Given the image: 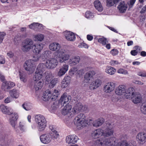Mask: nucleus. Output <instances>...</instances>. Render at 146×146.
Wrapping results in <instances>:
<instances>
[{"label": "nucleus", "mask_w": 146, "mask_h": 146, "mask_svg": "<svg viewBox=\"0 0 146 146\" xmlns=\"http://www.w3.org/2000/svg\"><path fill=\"white\" fill-rule=\"evenodd\" d=\"M49 49L56 52L54 53V57H56L60 63L65 62L70 58V54L66 53V51L61 48L60 44L56 42L50 43L49 45Z\"/></svg>", "instance_id": "1"}, {"label": "nucleus", "mask_w": 146, "mask_h": 146, "mask_svg": "<svg viewBox=\"0 0 146 146\" xmlns=\"http://www.w3.org/2000/svg\"><path fill=\"white\" fill-rule=\"evenodd\" d=\"M86 106L83 105L81 103L76 104L72 109L71 105L67 104L62 108V113L64 115H68L72 117L79 112L86 111Z\"/></svg>", "instance_id": "2"}, {"label": "nucleus", "mask_w": 146, "mask_h": 146, "mask_svg": "<svg viewBox=\"0 0 146 146\" xmlns=\"http://www.w3.org/2000/svg\"><path fill=\"white\" fill-rule=\"evenodd\" d=\"M134 89L132 87L129 88L126 95V98L131 99L134 104H137L141 102L142 97L138 93L134 92Z\"/></svg>", "instance_id": "3"}, {"label": "nucleus", "mask_w": 146, "mask_h": 146, "mask_svg": "<svg viewBox=\"0 0 146 146\" xmlns=\"http://www.w3.org/2000/svg\"><path fill=\"white\" fill-rule=\"evenodd\" d=\"M113 133V130L112 128H106L105 132H104L101 128H98L92 133V136L94 139H96L100 137V135H102V137L109 136L112 135Z\"/></svg>", "instance_id": "4"}, {"label": "nucleus", "mask_w": 146, "mask_h": 146, "mask_svg": "<svg viewBox=\"0 0 146 146\" xmlns=\"http://www.w3.org/2000/svg\"><path fill=\"white\" fill-rule=\"evenodd\" d=\"M74 121V124L77 126L86 127L89 125L88 121L86 120L85 115L83 113H80L76 116Z\"/></svg>", "instance_id": "5"}, {"label": "nucleus", "mask_w": 146, "mask_h": 146, "mask_svg": "<svg viewBox=\"0 0 146 146\" xmlns=\"http://www.w3.org/2000/svg\"><path fill=\"white\" fill-rule=\"evenodd\" d=\"M34 42L30 38H27L23 41L21 45V48L23 51L26 52L32 49Z\"/></svg>", "instance_id": "6"}, {"label": "nucleus", "mask_w": 146, "mask_h": 146, "mask_svg": "<svg viewBox=\"0 0 146 146\" xmlns=\"http://www.w3.org/2000/svg\"><path fill=\"white\" fill-rule=\"evenodd\" d=\"M35 121L38 126L41 128H45L46 127L47 121L45 117L40 114L36 115L35 117Z\"/></svg>", "instance_id": "7"}, {"label": "nucleus", "mask_w": 146, "mask_h": 146, "mask_svg": "<svg viewBox=\"0 0 146 146\" xmlns=\"http://www.w3.org/2000/svg\"><path fill=\"white\" fill-rule=\"evenodd\" d=\"M23 66L25 69L27 71L29 74H32L34 72L36 67L33 62V60L31 59L26 61L24 64Z\"/></svg>", "instance_id": "8"}, {"label": "nucleus", "mask_w": 146, "mask_h": 146, "mask_svg": "<svg viewBox=\"0 0 146 146\" xmlns=\"http://www.w3.org/2000/svg\"><path fill=\"white\" fill-rule=\"evenodd\" d=\"M96 143L101 145L105 144L106 146H112L115 145L116 142L113 138L106 139L105 137H102L96 140Z\"/></svg>", "instance_id": "9"}, {"label": "nucleus", "mask_w": 146, "mask_h": 146, "mask_svg": "<svg viewBox=\"0 0 146 146\" xmlns=\"http://www.w3.org/2000/svg\"><path fill=\"white\" fill-rule=\"evenodd\" d=\"M129 88L126 90V86L124 85H121L119 86L115 89V93L118 96H124L126 98V95L127 92L128 91Z\"/></svg>", "instance_id": "10"}, {"label": "nucleus", "mask_w": 146, "mask_h": 146, "mask_svg": "<svg viewBox=\"0 0 146 146\" xmlns=\"http://www.w3.org/2000/svg\"><path fill=\"white\" fill-rule=\"evenodd\" d=\"M58 60L56 58H51L47 60L45 63V66L48 68L52 69L56 68L58 64Z\"/></svg>", "instance_id": "11"}, {"label": "nucleus", "mask_w": 146, "mask_h": 146, "mask_svg": "<svg viewBox=\"0 0 146 146\" xmlns=\"http://www.w3.org/2000/svg\"><path fill=\"white\" fill-rule=\"evenodd\" d=\"M116 84L113 82H109L106 83L104 86L103 90L106 93H110L115 89Z\"/></svg>", "instance_id": "12"}, {"label": "nucleus", "mask_w": 146, "mask_h": 146, "mask_svg": "<svg viewBox=\"0 0 146 146\" xmlns=\"http://www.w3.org/2000/svg\"><path fill=\"white\" fill-rule=\"evenodd\" d=\"M44 45L41 42H37L33 44L32 51L35 54H39L43 49Z\"/></svg>", "instance_id": "13"}, {"label": "nucleus", "mask_w": 146, "mask_h": 146, "mask_svg": "<svg viewBox=\"0 0 146 146\" xmlns=\"http://www.w3.org/2000/svg\"><path fill=\"white\" fill-rule=\"evenodd\" d=\"M102 83V81L100 79H96L90 83L89 88L91 90H94L100 86Z\"/></svg>", "instance_id": "14"}, {"label": "nucleus", "mask_w": 146, "mask_h": 146, "mask_svg": "<svg viewBox=\"0 0 146 146\" xmlns=\"http://www.w3.org/2000/svg\"><path fill=\"white\" fill-rule=\"evenodd\" d=\"M15 86V84L12 82L4 81L2 85L1 88L2 89L5 91H7L8 90L10 89Z\"/></svg>", "instance_id": "15"}, {"label": "nucleus", "mask_w": 146, "mask_h": 146, "mask_svg": "<svg viewBox=\"0 0 146 146\" xmlns=\"http://www.w3.org/2000/svg\"><path fill=\"white\" fill-rule=\"evenodd\" d=\"M63 35L68 40L73 41L75 40V35L71 32L65 31L63 33Z\"/></svg>", "instance_id": "16"}, {"label": "nucleus", "mask_w": 146, "mask_h": 146, "mask_svg": "<svg viewBox=\"0 0 146 146\" xmlns=\"http://www.w3.org/2000/svg\"><path fill=\"white\" fill-rule=\"evenodd\" d=\"M43 73L42 71H36L33 77V79L35 81H39L40 80H43Z\"/></svg>", "instance_id": "17"}, {"label": "nucleus", "mask_w": 146, "mask_h": 146, "mask_svg": "<svg viewBox=\"0 0 146 146\" xmlns=\"http://www.w3.org/2000/svg\"><path fill=\"white\" fill-rule=\"evenodd\" d=\"M68 68L69 65L68 64H63L58 72V75L59 76H63L68 71Z\"/></svg>", "instance_id": "18"}, {"label": "nucleus", "mask_w": 146, "mask_h": 146, "mask_svg": "<svg viewBox=\"0 0 146 146\" xmlns=\"http://www.w3.org/2000/svg\"><path fill=\"white\" fill-rule=\"evenodd\" d=\"M80 57L78 56H74L73 57L69 59L68 60V63L70 66H74L78 63L80 61Z\"/></svg>", "instance_id": "19"}, {"label": "nucleus", "mask_w": 146, "mask_h": 146, "mask_svg": "<svg viewBox=\"0 0 146 146\" xmlns=\"http://www.w3.org/2000/svg\"><path fill=\"white\" fill-rule=\"evenodd\" d=\"M43 84V80H40L39 81H35L33 84V88L36 91H38L41 89Z\"/></svg>", "instance_id": "20"}, {"label": "nucleus", "mask_w": 146, "mask_h": 146, "mask_svg": "<svg viewBox=\"0 0 146 146\" xmlns=\"http://www.w3.org/2000/svg\"><path fill=\"white\" fill-rule=\"evenodd\" d=\"M0 111L3 113L6 114L10 115L12 113V111H11V108L3 104L0 105Z\"/></svg>", "instance_id": "21"}, {"label": "nucleus", "mask_w": 146, "mask_h": 146, "mask_svg": "<svg viewBox=\"0 0 146 146\" xmlns=\"http://www.w3.org/2000/svg\"><path fill=\"white\" fill-rule=\"evenodd\" d=\"M78 138L75 135H69L66 139V142L69 144H74L76 143Z\"/></svg>", "instance_id": "22"}, {"label": "nucleus", "mask_w": 146, "mask_h": 146, "mask_svg": "<svg viewBox=\"0 0 146 146\" xmlns=\"http://www.w3.org/2000/svg\"><path fill=\"white\" fill-rule=\"evenodd\" d=\"M9 94L10 96L13 98L17 99L20 95L19 91L16 89H13L9 91Z\"/></svg>", "instance_id": "23"}, {"label": "nucleus", "mask_w": 146, "mask_h": 146, "mask_svg": "<svg viewBox=\"0 0 146 146\" xmlns=\"http://www.w3.org/2000/svg\"><path fill=\"white\" fill-rule=\"evenodd\" d=\"M71 100L70 96L67 95L66 93H64L61 96L59 102L63 104H65L68 103Z\"/></svg>", "instance_id": "24"}, {"label": "nucleus", "mask_w": 146, "mask_h": 146, "mask_svg": "<svg viewBox=\"0 0 146 146\" xmlns=\"http://www.w3.org/2000/svg\"><path fill=\"white\" fill-rule=\"evenodd\" d=\"M137 138L141 143H143L146 141V133L144 132L139 133L137 136Z\"/></svg>", "instance_id": "25"}, {"label": "nucleus", "mask_w": 146, "mask_h": 146, "mask_svg": "<svg viewBox=\"0 0 146 146\" xmlns=\"http://www.w3.org/2000/svg\"><path fill=\"white\" fill-rule=\"evenodd\" d=\"M119 11L121 13H123L125 12L127 8V4L124 2H122L118 5L117 7Z\"/></svg>", "instance_id": "26"}, {"label": "nucleus", "mask_w": 146, "mask_h": 146, "mask_svg": "<svg viewBox=\"0 0 146 146\" xmlns=\"http://www.w3.org/2000/svg\"><path fill=\"white\" fill-rule=\"evenodd\" d=\"M51 91L47 90L43 93L42 97V100L44 101H47L50 98H51Z\"/></svg>", "instance_id": "27"}, {"label": "nucleus", "mask_w": 146, "mask_h": 146, "mask_svg": "<svg viewBox=\"0 0 146 146\" xmlns=\"http://www.w3.org/2000/svg\"><path fill=\"white\" fill-rule=\"evenodd\" d=\"M104 119L102 117H100L98 119L95 120L93 122V127H98L101 125L104 122Z\"/></svg>", "instance_id": "28"}, {"label": "nucleus", "mask_w": 146, "mask_h": 146, "mask_svg": "<svg viewBox=\"0 0 146 146\" xmlns=\"http://www.w3.org/2000/svg\"><path fill=\"white\" fill-rule=\"evenodd\" d=\"M116 72V69L114 68L111 66H107L106 69V72L110 75H112L115 74Z\"/></svg>", "instance_id": "29"}, {"label": "nucleus", "mask_w": 146, "mask_h": 146, "mask_svg": "<svg viewBox=\"0 0 146 146\" xmlns=\"http://www.w3.org/2000/svg\"><path fill=\"white\" fill-rule=\"evenodd\" d=\"M41 141L44 143H49L50 141V138L48 135L46 134L42 135L40 137Z\"/></svg>", "instance_id": "30"}, {"label": "nucleus", "mask_w": 146, "mask_h": 146, "mask_svg": "<svg viewBox=\"0 0 146 146\" xmlns=\"http://www.w3.org/2000/svg\"><path fill=\"white\" fill-rule=\"evenodd\" d=\"M94 4L95 8L98 11L101 12L103 11V8L99 1L97 0L95 1Z\"/></svg>", "instance_id": "31"}, {"label": "nucleus", "mask_w": 146, "mask_h": 146, "mask_svg": "<svg viewBox=\"0 0 146 146\" xmlns=\"http://www.w3.org/2000/svg\"><path fill=\"white\" fill-rule=\"evenodd\" d=\"M95 74V72L94 71H90L87 72L85 75V80H86L89 82Z\"/></svg>", "instance_id": "32"}, {"label": "nucleus", "mask_w": 146, "mask_h": 146, "mask_svg": "<svg viewBox=\"0 0 146 146\" xmlns=\"http://www.w3.org/2000/svg\"><path fill=\"white\" fill-rule=\"evenodd\" d=\"M44 38V35L41 34H38L34 36L33 39L35 41L41 42Z\"/></svg>", "instance_id": "33"}, {"label": "nucleus", "mask_w": 146, "mask_h": 146, "mask_svg": "<svg viewBox=\"0 0 146 146\" xmlns=\"http://www.w3.org/2000/svg\"><path fill=\"white\" fill-rule=\"evenodd\" d=\"M51 52L49 50H46L44 51L41 56V58L43 59H46L50 56Z\"/></svg>", "instance_id": "34"}, {"label": "nucleus", "mask_w": 146, "mask_h": 146, "mask_svg": "<svg viewBox=\"0 0 146 146\" xmlns=\"http://www.w3.org/2000/svg\"><path fill=\"white\" fill-rule=\"evenodd\" d=\"M22 107L26 110L29 111L32 108V104L29 102H25L22 105Z\"/></svg>", "instance_id": "35"}, {"label": "nucleus", "mask_w": 146, "mask_h": 146, "mask_svg": "<svg viewBox=\"0 0 146 146\" xmlns=\"http://www.w3.org/2000/svg\"><path fill=\"white\" fill-rule=\"evenodd\" d=\"M51 99H55L56 98L59 94V91L57 90L54 89L53 91H51Z\"/></svg>", "instance_id": "36"}, {"label": "nucleus", "mask_w": 146, "mask_h": 146, "mask_svg": "<svg viewBox=\"0 0 146 146\" xmlns=\"http://www.w3.org/2000/svg\"><path fill=\"white\" fill-rule=\"evenodd\" d=\"M19 78L21 81L24 83L26 82L27 81V77L26 74L23 72H19Z\"/></svg>", "instance_id": "37"}, {"label": "nucleus", "mask_w": 146, "mask_h": 146, "mask_svg": "<svg viewBox=\"0 0 146 146\" xmlns=\"http://www.w3.org/2000/svg\"><path fill=\"white\" fill-rule=\"evenodd\" d=\"M49 83V87L50 88H53L57 82V80L56 78H54L50 81Z\"/></svg>", "instance_id": "38"}, {"label": "nucleus", "mask_w": 146, "mask_h": 146, "mask_svg": "<svg viewBox=\"0 0 146 146\" xmlns=\"http://www.w3.org/2000/svg\"><path fill=\"white\" fill-rule=\"evenodd\" d=\"M58 107V105L55 103H53V104L48 108L49 111L51 112H53L54 110L56 109Z\"/></svg>", "instance_id": "39"}, {"label": "nucleus", "mask_w": 146, "mask_h": 146, "mask_svg": "<svg viewBox=\"0 0 146 146\" xmlns=\"http://www.w3.org/2000/svg\"><path fill=\"white\" fill-rule=\"evenodd\" d=\"M11 115L10 116V119L14 121H17L18 119L19 115L16 112H14L11 114Z\"/></svg>", "instance_id": "40"}, {"label": "nucleus", "mask_w": 146, "mask_h": 146, "mask_svg": "<svg viewBox=\"0 0 146 146\" xmlns=\"http://www.w3.org/2000/svg\"><path fill=\"white\" fill-rule=\"evenodd\" d=\"M44 69V64L42 63H41L38 65L36 71H37L39 72L42 71L43 72Z\"/></svg>", "instance_id": "41"}, {"label": "nucleus", "mask_w": 146, "mask_h": 146, "mask_svg": "<svg viewBox=\"0 0 146 146\" xmlns=\"http://www.w3.org/2000/svg\"><path fill=\"white\" fill-rule=\"evenodd\" d=\"M85 17L87 19H91L93 18L94 15L90 11H87L85 13Z\"/></svg>", "instance_id": "42"}, {"label": "nucleus", "mask_w": 146, "mask_h": 146, "mask_svg": "<svg viewBox=\"0 0 146 146\" xmlns=\"http://www.w3.org/2000/svg\"><path fill=\"white\" fill-rule=\"evenodd\" d=\"M98 41L103 45L106 44L108 42L107 39L104 37H101L98 39Z\"/></svg>", "instance_id": "43"}, {"label": "nucleus", "mask_w": 146, "mask_h": 146, "mask_svg": "<svg viewBox=\"0 0 146 146\" xmlns=\"http://www.w3.org/2000/svg\"><path fill=\"white\" fill-rule=\"evenodd\" d=\"M140 110L143 114L146 115V103L142 104Z\"/></svg>", "instance_id": "44"}, {"label": "nucleus", "mask_w": 146, "mask_h": 146, "mask_svg": "<svg viewBox=\"0 0 146 146\" xmlns=\"http://www.w3.org/2000/svg\"><path fill=\"white\" fill-rule=\"evenodd\" d=\"M77 70V68L75 67H73L70 69L69 72V74L70 76H72L75 73Z\"/></svg>", "instance_id": "45"}, {"label": "nucleus", "mask_w": 146, "mask_h": 146, "mask_svg": "<svg viewBox=\"0 0 146 146\" xmlns=\"http://www.w3.org/2000/svg\"><path fill=\"white\" fill-rule=\"evenodd\" d=\"M117 146H129V145L126 141H123L118 143Z\"/></svg>", "instance_id": "46"}, {"label": "nucleus", "mask_w": 146, "mask_h": 146, "mask_svg": "<svg viewBox=\"0 0 146 146\" xmlns=\"http://www.w3.org/2000/svg\"><path fill=\"white\" fill-rule=\"evenodd\" d=\"M78 46L80 48H88V45L84 42L80 43Z\"/></svg>", "instance_id": "47"}, {"label": "nucleus", "mask_w": 146, "mask_h": 146, "mask_svg": "<svg viewBox=\"0 0 146 146\" xmlns=\"http://www.w3.org/2000/svg\"><path fill=\"white\" fill-rule=\"evenodd\" d=\"M115 4L113 0H107V5L108 7H111Z\"/></svg>", "instance_id": "48"}, {"label": "nucleus", "mask_w": 146, "mask_h": 146, "mask_svg": "<svg viewBox=\"0 0 146 146\" xmlns=\"http://www.w3.org/2000/svg\"><path fill=\"white\" fill-rule=\"evenodd\" d=\"M117 72L119 74H122L125 75L128 74L127 71L124 69L121 68L118 70Z\"/></svg>", "instance_id": "49"}, {"label": "nucleus", "mask_w": 146, "mask_h": 146, "mask_svg": "<svg viewBox=\"0 0 146 146\" xmlns=\"http://www.w3.org/2000/svg\"><path fill=\"white\" fill-rule=\"evenodd\" d=\"M40 57V56L39 55V54H35V55L33 57V60H33V62L34 61L36 62L39 60Z\"/></svg>", "instance_id": "50"}, {"label": "nucleus", "mask_w": 146, "mask_h": 146, "mask_svg": "<svg viewBox=\"0 0 146 146\" xmlns=\"http://www.w3.org/2000/svg\"><path fill=\"white\" fill-rule=\"evenodd\" d=\"M37 23H32L30 25H29V26L30 28L33 29L35 30H36Z\"/></svg>", "instance_id": "51"}, {"label": "nucleus", "mask_w": 146, "mask_h": 146, "mask_svg": "<svg viewBox=\"0 0 146 146\" xmlns=\"http://www.w3.org/2000/svg\"><path fill=\"white\" fill-rule=\"evenodd\" d=\"M6 35V34L3 32H0V44L1 43L4 39V36Z\"/></svg>", "instance_id": "52"}, {"label": "nucleus", "mask_w": 146, "mask_h": 146, "mask_svg": "<svg viewBox=\"0 0 146 146\" xmlns=\"http://www.w3.org/2000/svg\"><path fill=\"white\" fill-rule=\"evenodd\" d=\"M63 80L70 84L71 80L70 77L69 76H65Z\"/></svg>", "instance_id": "53"}, {"label": "nucleus", "mask_w": 146, "mask_h": 146, "mask_svg": "<svg viewBox=\"0 0 146 146\" xmlns=\"http://www.w3.org/2000/svg\"><path fill=\"white\" fill-rule=\"evenodd\" d=\"M84 72V71L83 69H81L79 70L77 72V76H78L80 77L82 75Z\"/></svg>", "instance_id": "54"}, {"label": "nucleus", "mask_w": 146, "mask_h": 146, "mask_svg": "<svg viewBox=\"0 0 146 146\" xmlns=\"http://www.w3.org/2000/svg\"><path fill=\"white\" fill-rule=\"evenodd\" d=\"M137 74L141 77H146V72L139 71L137 72Z\"/></svg>", "instance_id": "55"}, {"label": "nucleus", "mask_w": 146, "mask_h": 146, "mask_svg": "<svg viewBox=\"0 0 146 146\" xmlns=\"http://www.w3.org/2000/svg\"><path fill=\"white\" fill-rule=\"evenodd\" d=\"M5 62L4 57L2 55H0V64H4Z\"/></svg>", "instance_id": "56"}, {"label": "nucleus", "mask_w": 146, "mask_h": 146, "mask_svg": "<svg viewBox=\"0 0 146 146\" xmlns=\"http://www.w3.org/2000/svg\"><path fill=\"white\" fill-rule=\"evenodd\" d=\"M110 53L113 56H115L117 55L118 54V51L117 49H113L111 50Z\"/></svg>", "instance_id": "57"}, {"label": "nucleus", "mask_w": 146, "mask_h": 146, "mask_svg": "<svg viewBox=\"0 0 146 146\" xmlns=\"http://www.w3.org/2000/svg\"><path fill=\"white\" fill-rule=\"evenodd\" d=\"M136 0H131L128 3V4L129 8H131L135 3Z\"/></svg>", "instance_id": "58"}, {"label": "nucleus", "mask_w": 146, "mask_h": 146, "mask_svg": "<svg viewBox=\"0 0 146 146\" xmlns=\"http://www.w3.org/2000/svg\"><path fill=\"white\" fill-rule=\"evenodd\" d=\"M69 84H68L67 82H66L62 80V85L61 87L63 88H64L66 87H67Z\"/></svg>", "instance_id": "59"}, {"label": "nucleus", "mask_w": 146, "mask_h": 146, "mask_svg": "<svg viewBox=\"0 0 146 146\" xmlns=\"http://www.w3.org/2000/svg\"><path fill=\"white\" fill-rule=\"evenodd\" d=\"M110 64L112 66H114L115 65L120 64L118 62V61L114 60H112L110 62Z\"/></svg>", "instance_id": "60"}, {"label": "nucleus", "mask_w": 146, "mask_h": 146, "mask_svg": "<svg viewBox=\"0 0 146 146\" xmlns=\"http://www.w3.org/2000/svg\"><path fill=\"white\" fill-rule=\"evenodd\" d=\"M132 82L133 83H134L135 84H138L142 85V84H143V82H142L138 80H133Z\"/></svg>", "instance_id": "61"}, {"label": "nucleus", "mask_w": 146, "mask_h": 146, "mask_svg": "<svg viewBox=\"0 0 146 146\" xmlns=\"http://www.w3.org/2000/svg\"><path fill=\"white\" fill-rule=\"evenodd\" d=\"M52 78V75L50 74H49L47 76H46V81L49 82L51 80V79Z\"/></svg>", "instance_id": "62"}, {"label": "nucleus", "mask_w": 146, "mask_h": 146, "mask_svg": "<svg viewBox=\"0 0 146 146\" xmlns=\"http://www.w3.org/2000/svg\"><path fill=\"white\" fill-rule=\"evenodd\" d=\"M37 27H36V30H41L43 28V26L42 25L40 24H39L37 23Z\"/></svg>", "instance_id": "63"}, {"label": "nucleus", "mask_w": 146, "mask_h": 146, "mask_svg": "<svg viewBox=\"0 0 146 146\" xmlns=\"http://www.w3.org/2000/svg\"><path fill=\"white\" fill-rule=\"evenodd\" d=\"M7 56L10 58H12L14 56V53L11 51H9L7 54Z\"/></svg>", "instance_id": "64"}]
</instances>
